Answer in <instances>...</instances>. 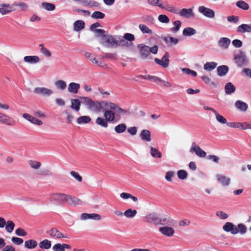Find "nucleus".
Masks as SVG:
<instances>
[{
  "instance_id": "4",
  "label": "nucleus",
  "mask_w": 251,
  "mask_h": 251,
  "mask_svg": "<svg viewBox=\"0 0 251 251\" xmlns=\"http://www.w3.org/2000/svg\"><path fill=\"white\" fill-rule=\"evenodd\" d=\"M103 40L108 47H118V39L115 36L109 34L103 35Z\"/></svg>"
},
{
  "instance_id": "24",
  "label": "nucleus",
  "mask_w": 251,
  "mask_h": 251,
  "mask_svg": "<svg viewBox=\"0 0 251 251\" xmlns=\"http://www.w3.org/2000/svg\"><path fill=\"white\" fill-rule=\"evenodd\" d=\"M230 44V40L226 37L221 38L218 42V45L222 48L226 49Z\"/></svg>"
},
{
  "instance_id": "6",
  "label": "nucleus",
  "mask_w": 251,
  "mask_h": 251,
  "mask_svg": "<svg viewBox=\"0 0 251 251\" xmlns=\"http://www.w3.org/2000/svg\"><path fill=\"white\" fill-rule=\"evenodd\" d=\"M69 195L63 193H55L51 195V198L58 203H62L68 201Z\"/></svg>"
},
{
  "instance_id": "14",
  "label": "nucleus",
  "mask_w": 251,
  "mask_h": 251,
  "mask_svg": "<svg viewBox=\"0 0 251 251\" xmlns=\"http://www.w3.org/2000/svg\"><path fill=\"white\" fill-rule=\"evenodd\" d=\"M85 57L88 58L92 63L97 64L98 66L100 67H103L107 66L106 64L102 62H99L96 59V55L95 54L92 52H87L85 53Z\"/></svg>"
},
{
  "instance_id": "41",
  "label": "nucleus",
  "mask_w": 251,
  "mask_h": 251,
  "mask_svg": "<svg viewBox=\"0 0 251 251\" xmlns=\"http://www.w3.org/2000/svg\"><path fill=\"white\" fill-rule=\"evenodd\" d=\"M39 47L40 48V51L46 57H50L51 56V52L48 50L47 48L44 47V46L43 44H41L39 45Z\"/></svg>"
},
{
  "instance_id": "56",
  "label": "nucleus",
  "mask_w": 251,
  "mask_h": 251,
  "mask_svg": "<svg viewBox=\"0 0 251 251\" xmlns=\"http://www.w3.org/2000/svg\"><path fill=\"white\" fill-rule=\"evenodd\" d=\"M177 176L180 179H185L187 177L188 174L184 170H180L177 172Z\"/></svg>"
},
{
  "instance_id": "30",
  "label": "nucleus",
  "mask_w": 251,
  "mask_h": 251,
  "mask_svg": "<svg viewBox=\"0 0 251 251\" xmlns=\"http://www.w3.org/2000/svg\"><path fill=\"white\" fill-rule=\"evenodd\" d=\"M79 88L80 85L78 83L71 82L69 85L68 91L71 93L76 94Z\"/></svg>"
},
{
  "instance_id": "58",
  "label": "nucleus",
  "mask_w": 251,
  "mask_h": 251,
  "mask_svg": "<svg viewBox=\"0 0 251 251\" xmlns=\"http://www.w3.org/2000/svg\"><path fill=\"white\" fill-rule=\"evenodd\" d=\"M216 116V119L219 123L224 124L226 123V120L223 116L219 114L217 111L214 113Z\"/></svg>"
},
{
  "instance_id": "46",
  "label": "nucleus",
  "mask_w": 251,
  "mask_h": 251,
  "mask_svg": "<svg viewBox=\"0 0 251 251\" xmlns=\"http://www.w3.org/2000/svg\"><path fill=\"white\" fill-rule=\"evenodd\" d=\"M148 3L154 6H158L160 8H164L162 1L160 0H148Z\"/></svg>"
},
{
  "instance_id": "54",
  "label": "nucleus",
  "mask_w": 251,
  "mask_h": 251,
  "mask_svg": "<svg viewBox=\"0 0 251 251\" xmlns=\"http://www.w3.org/2000/svg\"><path fill=\"white\" fill-rule=\"evenodd\" d=\"M55 85L57 88L64 90L66 87V83L63 80H59L55 82Z\"/></svg>"
},
{
  "instance_id": "3",
  "label": "nucleus",
  "mask_w": 251,
  "mask_h": 251,
  "mask_svg": "<svg viewBox=\"0 0 251 251\" xmlns=\"http://www.w3.org/2000/svg\"><path fill=\"white\" fill-rule=\"evenodd\" d=\"M137 48L139 49V54L141 58L143 59H145L150 56L151 53L156 54L158 52V46L154 45L151 48L144 45L143 44H138Z\"/></svg>"
},
{
  "instance_id": "51",
  "label": "nucleus",
  "mask_w": 251,
  "mask_h": 251,
  "mask_svg": "<svg viewBox=\"0 0 251 251\" xmlns=\"http://www.w3.org/2000/svg\"><path fill=\"white\" fill-rule=\"evenodd\" d=\"M237 128L243 130L251 129V125L247 122L237 123Z\"/></svg>"
},
{
  "instance_id": "60",
  "label": "nucleus",
  "mask_w": 251,
  "mask_h": 251,
  "mask_svg": "<svg viewBox=\"0 0 251 251\" xmlns=\"http://www.w3.org/2000/svg\"><path fill=\"white\" fill-rule=\"evenodd\" d=\"M182 72L185 74H186L189 75H191L193 76H196L197 75V73L196 71L190 70L188 68H183L182 70Z\"/></svg>"
},
{
  "instance_id": "16",
  "label": "nucleus",
  "mask_w": 251,
  "mask_h": 251,
  "mask_svg": "<svg viewBox=\"0 0 251 251\" xmlns=\"http://www.w3.org/2000/svg\"><path fill=\"white\" fill-rule=\"evenodd\" d=\"M194 7H192L189 9L183 8L180 10V16L186 18H190L195 17V14L193 12Z\"/></svg>"
},
{
  "instance_id": "37",
  "label": "nucleus",
  "mask_w": 251,
  "mask_h": 251,
  "mask_svg": "<svg viewBox=\"0 0 251 251\" xmlns=\"http://www.w3.org/2000/svg\"><path fill=\"white\" fill-rule=\"evenodd\" d=\"M69 198L68 199V202L69 203L75 205H81L82 203L81 200L77 198L73 197L70 195H69Z\"/></svg>"
},
{
  "instance_id": "8",
  "label": "nucleus",
  "mask_w": 251,
  "mask_h": 251,
  "mask_svg": "<svg viewBox=\"0 0 251 251\" xmlns=\"http://www.w3.org/2000/svg\"><path fill=\"white\" fill-rule=\"evenodd\" d=\"M0 123L10 126L16 124V121L14 119L1 112H0Z\"/></svg>"
},
{
  "instance_id": "12",
  "label": "nucleus",
  "mask_w": 251,
  "mask_h": 251,
  "mask_svg": "<svg viewBox=\"0 0 251 251\" xmlns=\"http://www.w3.org/2000/svg\"><path fill=\"white\" fill-rule=\"evenodd\" d=\"M198 11L205 17L209 18H212L215 16V12L213 10L204 6H200Z\"/></svg>"
},
{
  "instance_id": "13",
  "label": "nucleus",
  "mask_w": 251,
  "mask_h": 251,
  "mask_svg": "<svg viewBox=\"0 0 251 251\" xmlns=\"http://www.w3.org/2000/svg\"><path fill=\"white\" fill-rule=\"evenodd\" d=\"M190 151V152L194 151L196 155L200 157H204L206 155V152L203 151L200 146H197L195 142L192 143Z\"/></svg>"
},
{
  "instance_id": "28",
  "label": "nucleus",
  "mask_w": 251,
  "mask_h": 251,
  "mask_svg": "<svg viewBox=\"0 0 251 251\" xmlns=\"http://www.w3.org/2000/svg\"><path fill=\"white\" fill-rule=\"evenodd\" d=\"M225 92L227 95H230L236 90L235 86L231 82L227 83L225 86Z\"/></svg>"
},
{
  "instance_id": "11",
  "label": "nucleus",
  "mask_w": 251,
  "mask_h": 251,
  "mask_svg": "<svg viewBox=\"0 0 251 251\" xmlns=\"http://www.w3.org/2000/svg\"><path fill=\"white\" fill-rule=\"evenodd\" d=\"M223 228L226 232H230L232 234H236L239 232L237 226L230 222H226Z\"/></svg>"
},
{
  "instance_id": "35",
  "label": "nucleus",
  "mask_w": 251,
  "mask_h": 251,
  "mask_svg": "<svg viewBox=\"0 0 251 251\" xmlns=\"http://www.w3.org/2000/svg\"><path fill=\"white\" fill-rule=\"evenodd\" d=\"M183 35L184 36H190L191 35H194L196 33V31L195 29L192 27H188L185 28L182 32Z\"/></svg>"
},
{
  "instance_id": "44",
  "label": "nucleus",
  "mask_w": 251,
  "mask_h": 251,
  "mask_svg": "<svg viewBox=\"0 0 251 251\" xmlns=\"http://www.w3.org/2000/svg\"><path fill=\"white\" fill-rule=\"evenodd\" d=\"M173 25L174 26L172 27L170 29V30L172 32L176 33L179 30L181 25V22L179 20H176L174 22Z\"/></svg>"
},
{
  "instance_id": "59",
  "label": "nucleus",
  "mask_w": 251,
  "mask_h": 251,
  "mask_svg": "<svg viewBox=\"0 0 251 251\" xmlns=\"http://www.w3.org/2000/svg\"><path fill=\"white\" fill-rule=\"evenodd\" d=\"M123 38L130 42L135 40V36L133 34L129 33H126L124 34Z\"/></svg>"
},
{
  "instance_id": "50",
  "label": "nucleus",
  "mask_w": 251,
  "mask_h": 251,
  "mask_svg": "<svg viewBox=\"0 0 251 251\" xmlns=\"http://www.w3.org/2000/svg\"><path fill=\"white\" fill-rule=\"evenodd\" d=\"M150 153L151 156L155 158H161L162 156L161 153L157 149L151 147Z\"/></svg>"
},
{
  "instance_id": "19",
  "label": "nucleus",
  "mask_w": 251,
  "mask_h": 251,
  "mask_svg": "<svg viewBox=\"0 0 251 251\" xmlns=\"http://www.w3.org/2000/svg\"><path fill=\"white\" fill-rule=\"evenodd\" d=\"M146 222L148 223H152L156 225L160 223V218H159L155 214H151L147 215L146 218Z\"/></svg>"
},
{
  "instance_id": "36",
  "label": "nucleus",
  "mask_w": 251,
  "mask_h": 251,
  "mask_svg": "<svg viewBox=\"0 0 251 251\" xmlns=\"http://www.w3.org/2000/svg\"><path fill=\"white\" fill-rule=\"evenodd\" d=\"M127 126L125 124H121L116 126L114 130L117 133H122L124 132L126 129Z\"/></svg>"
},
{
  "instance_id": "9",
  "label": "nucleus",
  "mask_w": 251,
  "mask_h": 251,
  "mask_svg": "<svg viewBox=\"0 0 251 251\" xmlns=\"http://www.w3.org/2000/svg\"><path fill=\"white\" fill-rule=\"evenodd\" d=\"M169 54L168 52H166L164 56L162 57L161 59L157 58L154 59V61L156 63L161 65L164 68H167L169 66Z\"/></svg>"
},
{
  "instance_id": "52",
  "label": "nucleus",
  "mask_w": 251,
  "mask_h": 251,
  "mask_svg": "<svg viewBox=\"0 0 251 251\" xmlns=\"http://www.w3.org/2000/svg\"><path fill=\"white\" fill-rule=\"evenodd\" d=\"M139 27L141 31L143 33H148L150 34H152V31L150 29L147 25H143V24H140L139 25Z\"/></svg>"
},
{
  "instance_id": "49",
  "label": "nucleus",
  "mask_w": 251,
  "mask_h": 251,
  "mask_svg": "<svg viewBox=\"0 0 251 251\" xmlns=\"http://www.w3.org/2000/svg\"><path fill=\"white\" fill-rule=\"evenodd\" d=\"M28 164L31 168L35 170L39 169L41 166V163L40 162L35 160H29Z\"/></svg>"
},
{
  "instance_id": "10",
  "label": "nucleus",
  "mask_w": 251,
  "mask_h": 251,
  "mask_svg": "<svg viewBox=\"0 0 251 251\" xmlns=\"http://www.w3.org/2000/svg\"><path fill=\"white\" fill-rule=\"evenodd\" d=\"M47 233H48L50 236L52 238H57L58 239L60 238H68L67 234H63L60 231H59L56 228H52L51 229L47 231Z\"/></svg>"
},
{
  "instance_id": "5",
  "label": "nucleus",
  "mask_w": 251,
  "mask_h": 251,
  "mask_svg": "<svg viewBox=\"0 0 251 251\" xmlns=\"http://www.w3.org/2000/svg\"><path fill=\"white\" fill-rule=\"evenodd\" d=\"M33 91L35 94L44 97H49L53 93L52 90L44 87H36Z\"/></svg>"
},
{
  "instance_id": "39",
  "label": "nucleus",
  "mask_w": 251,
  "mask_h": 251,
  "mask_svg": "<svg viewBox=\"0 0 251 251\" xmlns=\"http://www.w3.org/2000/svg\"><path fill=\"white\" fill-rule=\"evenodd\" d=\"M41 6L48 11H53L55 8V6L53 3L49 2H43Z\"/></svg>"
},
{
  "instance_id": "23",
  "label": "nucleus",
  "mask_w": 251,
  "mask_h": 251,
  "mask_svg": "<svg viewBox=\"0 0 251 251\" xmlns=\"http://www.w3.org/2000/svg\"><path fill=\"white\" fill-rule=\"evenodd\" d=\"M140 138L143 141L150 142L151 141V132L147 129H143L140 133Z\"/></svg>"
},
{
  "instance_id": "61",
  "label": "nucleus",
  "mask_w": 251,
  "mask_h": 251,
  "mask_svg": "<svg viewBox=\"0 0 251 251\" xmlns=\"http://www.w3.org/2000/svg\"><path fill=\"white\" fill-rule=\"evenodd\" d=\"M71 175L75 178L78 182H81L82 180V177L79 175L78 173L75 172L74 171L70 172Z\"/></svg>"
},
{
  "instance_id": "40",
  "label": "nucleus",
  "mask_w": 251,
  "mask_h": 251,
  "mask_svg": "<svg viewBox=\"0 0 251 251\" xmlns=\"http://www.w3.org/2000/svg\"><path fill=\"white\" fill-rule=\"evenodd\" d=\"M132 45V43H128L124 38H121L120 36L118 37V46L129 47Z\"/></svg>"
},
{
  "instance_id": "42",
  "label": "nucleus",
  "mask_w": 251,
  "mask_h": 251,
  "mask_svg": "<svg viewBox=\"0 0 251 251\" xmlns=\"http://www.w3.org/2000/svg\"><path fill=\"white\" fill-rule=\"evenodd\" d=\"M235 105L238 109L242 111H246L248 108V105L241 100H237L236 102Z\"/></svg>"
},
{
  "instance_id": "2",
  "label": "nucleus",
  "mask_w": 251,
  "mask_h": 251,
  "mask_svg": "<svg viewBox=\"0 0 251 251\" xmlns=\"http://www.w3.org/2000/svg\"><path fill=\"white\" fill-rule=\"evenodd\" d=\"M80 100H81V102L86 105L89 110L95 112H99L101 111L102 102L94 101L91 99L86 97H81Z\"/></svg>"
},
{
  "instance_id": "15",
  "label": "nucleus",
  "mask_w": 251,
  "mask_h": 251,
  "mask_svg": "<svg viewBox=\"0 0 251 251\" xmlns=\"http://www.w3.org/2000/svg\"><path fill=\"white\" fill-rule=\"evenodd\" d=\"M80 219L82 220H86L87 219L100 220L101 219V216L100 214L97 213L88 214L84 213L81 214Z\"/></svg>"
},
{
  "instance_id": "63",
  "label": "nucleus",
  "mask_w": 251,
  "mask_h": 251,
  "mask_svg": "<svg viewBox=\"0 0 251 251\" xmlns=\"http://www.w3.org/2000/svg\"><path fill=\"white\" fill-rule=\"evenodd\" d=\"M11 241L17 245H20L23 243L24 240L23 239L19 237H13L11 238Z\"/></svg>"
},
{
  "instance_id": "43",
  "label": "nucleus",
  "mask_w": 251,
  "mask_h": 251,
  "mask_svg": "<svg viewBox=\"0 0 251 251\" xmlns=\"http://www.w3.org/2000/svg\"><path fill=\"white\" fill-rule=\"evenodd\" d=\"M5 229L7 232L11 233L14 228L15 224L12 221L9 220L6 223Z\"/></svg>"
},
{
  "instance_id": "34",
  "label": "nucleus",
  "mask_w": 251,
  "mask_h": 251,
  "mask_svg": "<svg viewBox=\"0 0 251 251\" xmlns=\"http://www.w3.org/2000/svg\"><path fill=\"white\" fill-rule=\"evenodd\" d=\"M96 123L97 125L104 128H107L108 127V121L105 118L103 119L101 117H98L96 119Z\"/></svg>"
},
{
  "instance_id": "29",
  "label": "nucleus",
  "mask_w": 251,
  "mask_h": 251,
  "mask_svg": "<svg viewBox=\"0 0 251 251\" xmlns=\"http://www.w3.org/2000/svg\"><path fill=\"white\" fill-rule=\"evenodd\" d=\"M51 242L48 239H44L39 243V246L42 250H48L50 248Z\"/></svg>"
},
{
  "instance_id": "64",
  "label": "nucleus",
  "mask_w": 251,
  "mask_h": 251,
  "mask_svg": "<svg viewBox=\"0 0 251 251\" xmlns=\"http://www.w3.org/2000/svg\"><path fill=\"white\" fill-rule=\"evenodd\" d=\"M15 233L18 236H25L27 235V233L25 230L21 227L17 228L15 231Z\"/></svg>"
},
{
  "instance_id": "27",
  "label": "nucleus",
  "mask_w": 251,
  "mask_h": 251,
  "mask_svg": "<svg viewBox=\"0 0 251 251\" xmlns=\"http://www.w3.org/2000/svg\"><path fill=\"white\" fill-rule=\"evenodd\" d=\"M85 27V23L82 20L76 21L74 24V29L76 31H79L83 29Z\"/></svg>"
},
{
  "instance_id": "48",
  "label": "nucleus",
  "mask_w": 251,
  "mask_h": 251,
  "mask_svg": "<svg viewBox=\"0 0 251 251\" xmlns=\"http://www.w3.org/2000/svg\"><path fill=\"white\" fill-rule=\"evenodd\" d=\"M236 5L240 8L245 10H248L249 8V4L245 2L244 1L242 0L238 1L236 2Z\"/></svg>"
},
{
  "instance_id": "38",
  "label": "nucleus",
  "mask_w": 251,
  "mask_h": 251,
  "mask_svg": "<svg viewBox=\"0 0 251 251\" xmlns=\"http://www.w3.org/2000/svg\"><path fill=\"white\" fill-rule=\"evenodd\" d=\"M91 120V118L87 116H82L78 117L77 119V122L79 124H87Z\"/></svg>"
},
{
  "instance_id": "33",
  "label": "nucleus",
  "mask_w": 251,
  "mask_h": 251,
  "mask_svg": "<svg viewBox=\"0 0 251 251\" xmlns=\"http://www.w3.org/2000/svg\"><path fill=\"white\" fill-rule=\"evenodd\" d=\"M81 102V100L80 101L78 99H72L71 108L76 111H78L80 109Z\"/></svg>"
},
{
  "instance_id": "17",
  "label": "nucleus",
  "mask_w": 251,
  "mask_h": 251,
  "mask_svg": "<svg viewBox=\"0 0 251 251\" xmlns=\"http://www.w3.org/2000/svg\"><path fill=\"white\" fill-rule=\"evenodd\" d=\"M23 117L26 120L29 121L31 123L38 125L41 126L43 124V122L41 120L37 119L33 116L30 115L27 113H24L23 114Z\"/></svg>"
},
{
  "instance_id": "26",
  "label": "nucleus",
  "mask_w": 251,
  "mask_h": 251,
  "mask_svg": "<svg viewBox=\"0 0 251 251\" xmlns=\"http://www.w3.org/2000/svg\"><path fill=\"white\" fill-rule=\"evenodd\" d=\"M228 67L226 65H221L217 67V74L220 76H225L228 71Z\"/></svg>"
},
{
  "instance_id": "18",
  "label": "nucleus",
  "mask_w": 251,
  "mask_h": 251,
  "mask_svg": "<svg viewBox=\"0 0 251 251\" xmlns=\"http://www.w3.org/2000/svg\"><path fill=\"white\" fill-rule=\"evenodd\" d=\"M14 9L12 6L8 3L0 4V13L2 15H5L10 13Z\"/></svg>"
},
{
  "instance_id": "22",
  "label": "nucleus",
  "mask_w": 251,
  "mask_h": 251,
  "mask_svg": "<svg viewBox=\"0 0 251 251\" xmlns=\"http://www.w3.org/2000/svg\"><path fill=\"white\" fill-rule=\"evenodd\" d=\"M71 247L70 245L67 244L57 243L52 247L53 251H65V249H70Z\"/></svg>"
},
{
  "instance_id": "47",
  "label": "nucleus",
  "mask_w": 251,
  "mask_h": 251,
  "mask_svg": "<svg viewBox=\"0 0 251 251\" xmlns=\"http://www.w3.org/2000/svg\"><path fill=\"white\" fill-rule=\"evenodd\" d=\"M137 213V212L136 210L128 209L125 211L124 215L127 218H131L134 217Z\"/></svg>"
},
{
  "instance_id": "32",
  "label": "nucleus",
  "mask_w": 251,
  "mask_h": 251,
  "mask_svg": "<svg viewBox=\"0 0 251 251\" xmlns=\"http://www.w3.org/2000/svg\"><path fill=\"white\" fill-rule=\"evenodd\" d=\"M24 60L25 62L31 64L36 63L40 61V59L37 56H26L24 57Z\"/></svg>"
},
{
  "instance_id": "62",
  "label": "nucleus",
  "mask_w": 251,
  "mask_h": 251,
  "mask_svg": "<svg viewBox=\"0 0 251 251\" xmlns=\"http://www.w3.org/2000/svg\"><path fill=\"white\" fill-rule=\"evenodd\" d=\"M158 20L162 23H168L170 21L169 18L165 15L161 14L158 16Z\"/></svg>"
},
{
  "instance_id": "45",
  "label": "nucleus",
  "mask_w": 251,
  "mask_h": 251,
  "mask_svg": "<svg viewBox=\"0 0 251 251\" xmlns=\"http://www.w3.org/2000/svg\"><path fill=\"white\" fill-rule=\"evenodd\" d=\"M217 65V64L214 62H206L204 65V69L206 71H211L214 69Z\"/></svg>"
},
{
  "instance_id": "31",
  "label": "nucleus",
  "mask_w": 251,
  "mask_h": 251,
  "mask_svg": "<svg viewBox=\"0 0 251 251\" xmlns=\"http://www.w3.org/2000/svg\"><path fill=\"white\" fill-rule=\"evenodd\" d=\"M37 242L33 239L26 240L25 242V247L28 249H33L37 246Z\"/></svg>"
},
{
  "instance_id": "21",
  "label": "nucleus",
  "mask_w": 251,
  "mask_h": 251,
  "mask_svg": "<svg viewBox=\"0 0 251 251\" xmlns=\"http://www.w3.org/2000/svg\"><path fill=\"white\" fill-rule=\"evenodd\" d=\"M216 178L218 181L223 186H227L230 183V178L223 175H217Z\"/></svg>"
},
{
  "instance_id": "57",
  "label": "nucleus",
  "mask_w": 251,
  "mask_h": 251,
  "mask_svg": "<svg viewBox=\"0 0 251 251\" xmlns=\"http://www.w3.org/2000/svg\"><path fill=\"white\" fill-rule=\"evenodd\" d=\"M201 78L206 84L212 85L214 87H215L217 85L214 82L212 81L211 79L208 76H202L201 77Z\"/></svg>"
},
{
  "instance_id": "20",
  "label": "nucleus",
  "mask_w": 251,
  "mask_h": 251,
  "mask_svg": "<svg viewBox=\"0 0 251 251\" xmlns=\"http://www.w3.org/2000/svg\"><path fill=\"white\" fill-rule=\"evenodd\" d=\"M159 231L163 235L169 237L172 236L174 234V230L171 227L163 226L159 228Z\"/></svg>"
},
{
  "instance_id": "25",
  "label": "nucleus",
  "mask_w": 251,
  "mask_h": 251,
  "mask_svg": "<svg viewBox=\"0 0 251 251\" xmlns=\"http://www.w3.org/2000/svg\"><path fill=\"white\" fill-rule=\"evenodd\" d=\"M237 31L240 33L251 32V24H242L239 25L237 29Z\"/></svg>"
},
{
  "instance_id": "55",
  "label": "nucleus",
  "mask_w": 251,
  "mask_h": 251,
  "mask_svg": "<svg viewBox=\"0 0 251 251\" xmlns=\"http://www.w3.org/2000/svg\"><path fill=\"white\" fill-rule=\"evenodd\" d=\"M105 17V14L100 11H95L91 15V17L93 19H103Z\"/></svg>"
},
{
  "instance_id": "7",
  "label": "nucleus",
  "mask_w": 251,
  "mask_h": 251,
  "mask_svg": "<svg viewBox=\"0 0 251 251\" xmlns=\"http://www.w3.org/2000/svg\"><path fill=\"white\" fill-rule=\"evenodd\" d=\"M236 63L239 67H242L248 63V60L245 54L242 51H240L234 57Z\"/></svg>"
},
{
  "instance_id": "53",
  "label": "nucleus",
  "mask_w": 251,
  "mask_h": 251,
  "mask_svg": "<svg viewBox=\"0 0 251 251\" xmlns=\"http://www.w3.org/2000/svg\"><path fill=\"white\" fill-rule=\"evenodd\" d=\"M13 5L19 6L22 11H26L28 8V4L23 2H20L18 3L15 2L13 4Z\"/></svg>"
},
{
  "instance_id": "1",
  "label": "nucleus",
  "mask_w": 251,
  "mask_h": 251,
  "mask_svg": "<svg viewBox=\"0 0 251 251\" xmlns=\"http://www.w3.org/2000/svg\"><path fill=\"white\" fill-rule=\"evenodd\" d=\"M102 104L106 107L103 116L108 122H113L121 119V115L126 113V110L119 107L114 103L109 101H102Z\"/></svg>"
}]
</instances>
